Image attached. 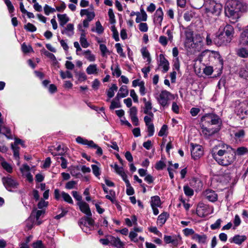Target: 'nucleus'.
Wrapping results in <instances>:
<instances>
[{"label":"nucleus","instance_id":"obj_1","mask_svg":"<svg viewBox=\"0 0 248 248\" xmlns=\"http://www.w3.org/2000/svg\"><path fill=\"white\" fill-rule=\"evenodd\" d=\"M201 134L206 139L213 136L221 129V119L216 114H205L201 118Z\"/></svg>","mask_w":248,"mask_h":248},{"label":"nucleus","instance_id":"obj_2","mask_svg":"<svg viewBox=\"0 0 248 248\" xmlns=\"http://www.w3.org/2000/svg\"><path fill=\"white\" fill-rule=\"evenodd\" d=\"M247 5L237 0H229L225 8L226 15L232 20V22L235 23L241 16L242 13L247 11Z\"/></svg>","mask_w":248,"mask_h":248},{"label":"nucleus","instance_id":"obj_3","mask_svg":"<svg viewBox=\"0 0 248 248\" xmlns=\"http://www.w3.org/2000/svg\"><path fill=\"white\" fill-rule=\"evenodd\" d=\"M211 154L213 158L222 166H228L233 162L235 159V155L225 149H218L217 147H214Z\"/></svg>","mask_w":248,"mask_h":248},{"label":"nucleus","instance_id":"obj_4","mask_svg":"<svg viewBox=\"0 0 248 248\" xmlns=\"http://www.w3.org/2000/svg\"><path fill=\"white\" fill-rule=\"evenodd\" d=\"M234 34L233 27L230 25H227L223 30H220L217 33L214 42L218 46L226 45L230 43Z\"/></svg>","mask_w":248,"mask_h":248},{"label":"nucleus","instance_id":"obj_5","mask_svg":"<svg viewBox=\"0 0 248 248\" xmlns=\"http://www.w3.org/2000/svg\"><path fill=\"white\" fill-rule=\"evenodd\" d=\"M205 10L207 16L214 20L220 15L222 10V5L214 0H208L205 3Z\"/></svg>","mask_w":248,"mask_h":248},{"label":"nucleus","instance_id":"obj_6","mask_svg":"<svg viewBox=\"0 0 248 248\" xmlns=\"http://www.w3.org/2000/svg\"><path fill=\"white\" fill-rule=\"evenodd\" d=\"M94 223L92 216H87L80 218L78 223L84 232L90 233V232L93 229Z\"/></svg>","mask_w":248,"mask_h":248},{"label":"nucleus","instance_id":"obj_7","mask_svg":"<svg viewBox=\"0 0 248 248\" xmlns=\"http://www.w3.org/2000/svg\"><path fill=\"white\" fill-rule=\"evenodd\" d=\"M171 98H174L173 94L166 90H163L160 93L157 100L159 105L163 108H165L168 107L169 100Z\"/></svg>","mask_w":248,"mask_h":248},{"label":"nucleus","instance_id":"obj_8","mask_svg":"<svg viewBox=\"0 0 248 248\" xmlns=\"http://www.w3.org/2000/svg\"><path fill=\"white\" fill-rule=\"evenodd\" d=\"M2 183L7 190L12 191L13 189L17 188L19 186L17 181L10 175L2 178Z\"/></svg>","mask_w":248,"mask_h":248},{"label":"nucleus","instance_id":"obj_9","mask_svg":"<svg viewBox=\"0 0 248 248\" xmlns=\"http://www.w3.org/2000/svg\"><path fill=\"white\" fill-rule=\"evenodd\" d=\"M209 210L207 205L202 203L198 204L196 213L199 217H203L210 214Z\"/></svg>","mask_w":248,"mask_h":248},{"label":"nucleus","instance_id":"obj_10","mask_svg":"<svg viewBox=\"0 0 248 248\" xmlns=\"http://www.w3.org/2000/svg\"><path fill=\"white\" fill-rule=\"evenodd\" d=\"M191 156L196 160L201 157L203 154V150L202 146L196 144L192 145V148L191 150Z\"/></svg>","mask_w":248,"mask_h":248},{"label":"nucleus","instance_id":"obj_11","mask_svg":"<svg viewBox=\"0 0 248 248\" xmlns=\"http://www.w3.org/2000/svg\"><path fill=\"white\" fill-rule=\"evenodd\" d=\"M203 195L206 199L211 202H213L217 200V194L212 189H206L203 192Z\"/></svg>","mask_w":248,"mask_h":248},{"label":"nucleus","instance_id":"obj_12","mask_svg":"<svg viewBox=\"0 0 248 248\" xmlns=\"http://www.w3.org/2000/svg\"><path fill=\"white\" fill-rule=\"evenodd\" d=\"M164 241L167 244L171 243L173 245L176 246L180 244L181 242V237L178 236H170L165 235L164 237Z\"/></svg>","mask_w":248,"mask_h":248},{"label":"nucleus","instance_id":"obj_13","mask_svg":"<svg viewBox=\"0 0 248 248\" xmlns=\"http://www.w3.org/2000/svg\"><path fill=\"white\" fill-rule=\"evenodd\" d=\"M78 29L81 32L79 42L80 43L83 48H87L90 46V44L88 42L87 39L86 38V35L85 31L82 29V26L79 24L78 26Z\"/></svg>","mask_w":248,"mask_h":248},{"label":"nucleus","instance_id":"obj_14","mask_svg":"<svg viewBox=\"0 0 248 248\" xmlns=\"http://www.w3.org/2000/svg\"><path fill=\"white\" fill-rule=\"evenodd\" d=\"M48 150L53 156L62 155L65 152L64 148L62 147L61 145H58L57 147L54 146L49 147Z\"/></svg>","mask_w":248,"mask_h":248},{"label":"nucleus","instance_id":"obj_15","mask_svg":"<svg viewBox=\"0 0 248 248\" xmlns=\"http://www.w3.org/2000/svg\"><path fill=\"white\" fill-rule=\"evenodd\" d=\"M62 34H65L68 37H72L74 34V26L72 23L68 24L66 26L62 27L61 30Z\"/></svg>","mask_w":248,"mask_h":248},{"label":"nucleus","instance_id":"obj_16","mask_svg":"<svg viewBox=\"0 0 248 248\" xmlns=\"http://www.w3.org/2000/svg\"><path fill=\"white\" fill-rule=\"evenodd\" d=\"M76 141L80 144L88 145L89 147L93 148L97 147V145L95 144L93 140H88L83 138L80 136L76 138Z\"/></svg>","mask_w":248,"mask_h":248},{"label":"nucleus","instance_id":"obj_17","mask_svg":"<svg viewBox=\"0 0 248 248\" xmlns=\"http://www.w3.org/2000/svg\"><path fill=\"white\" fill-rule=\"evenodd\" d=\"M154 16V22L160 26L163 18V12L161 7L156 10Z\"/></svg>","mask_w":248,"mask_h":248},{"label":"nucleus","instance_id":"obj_18","mask_svg":"<svg viewBox=\"0 0 248 248\" xmlns=\"http://www.w3.org/2000/svg\"><path fill=\"white\" fill-rule=\"evenodd\" d=\"M110 238V245L116 248H124V243L119 237H115L112 235Z\"/></svg>","mask_w":248,"mask_h":248},{"label":"nucleus","instance_id":"obj_19","mask_svg":"<svg viewBox=\"0 0 248 248\" xmlns=\"http://www.w3.org/2000/svg\"><path fill=\"white\" fill-rule=\"evenodd\" d=\"M78 205L79 206L80 211L86 214L87 216H92L89 206L86 202L83 201L78 202Z\"/></svg>","mask_w":248,"mask_h":248},{"label":"nucleus","instance_id":"obj_20","mask_svg":"<svg viewBox=\"0 0 248 248\" xmlns=\"http://www.w3.org/2000/svg\"><path fill=\"white\" fill-rule=\"evenodd\" d=\"M159 66L162 67L163 72H167L169 69V62L163 54L159 55Z\"/></svg>","mask_w":248,"mask_h":248},{"label":"nucleus","instance_id":"obj_21","mask_svg":"<svg viewBox=\"0 0 248 248\" xmlns=\"http://www.w3.org/2000/svg\"><path fill=\"white\" fill-rule=\"evenodd\" d=\"M246 239L247 237L245 235H235L230 239V241L231 243L233 242L237 245H240Z\"/></svg>","mask_w":248,"mask_h":248},{"label":"nucleus","instance_id":"obj_22","mask_svg":"<svg viewBox=\"0 0 248 248\" xmlns=\"http://www.w3.org/2000/svg\"><path fill=\"white\" fill-rule=\"evenodd\" d=\"M57 17L59 21L60 26L63 27L64 25L70 20L69 17L66 14H57Z\"/></svg>","mask_w":248,"mask_h":248},{"label":"nucleus","instance_id":"obj_23","mask_svg":"<svg viewBox=\"0 0 248 248\" xmlns=\"http://www.w3.org/2000/svg\"><path fill=\"white\" fill-rule=\"evenodd\" d=\"M169 217V215L167 212H163L159 215L157 219V223L160 226H162L166 222L167 219Z\"/></svg>","mask_w":248,"mask_h":248},{"label":"nucleus","instance_id":"obj_24","mask_svg":"<svg viewBox=\"0 0 248 248\" xmlns=\"http://www.w3.org/2000/svg\"><path fill=\"white\" fill-rule=\"evenodd\" d=\"M128 94V90L126 85H123L120 88L116 96L120 99L127 96Z\"/></svg>","mask_w":248,"mask_h":248},{"label":"nucleus","instance_id":"obj_25","mask_svg":"<svg viewBox=\"0 0 248 248\" xmlns=\"http://www.w3.org/2000/svg\"><path fill=\"white\" fill-rule=\"evenodd\" d=\"M192 239L197 241L199 243L204 244L207 241V236L204 234L200 235L196 233L192 236Z\"/></svg>","mask_w":248,"mask_h":248},{"label":"nucleus","instance_id":"obj_26","mask_svg":"<svg viewBox=\"0 0 248 248\" xmlns=\"http://www.w3.org/2000/svg\"><path fill=\"white\" fill-rule=\"evenodd\" d=\"M118 90V87L116 84H113L111 85V87H110L107 91V94L108 99L107 100V101H109V99L113 97L114 95L115 92H116Z\"/></svg>","mask_w":248,"mask_h":248},{"label":"nucleus","instance_id":"obj_27","mask_svg":"<svg viewBox=\"0 0 248 248\" xmlns=\"http://www.w3.org/2000/svg\"><path fill=\"white\" fill-rule=\"evenodd\" d=\"M86 71L88 75H96L98 73V69L96 64H91L87 67Z\"/></svg>","mask_w":248,"mask_h":248},{"label":"nucleus","instance_id":"obj_28","mask_svg":"<svg viewBox=\"0 0 248 248\" xmlns=\"http://www.w3.org/2000/svg\"><path fill=\"white\" fill-rule=\"evenodd\" d=\"M234 135L236 141H241L245 136V131L243 129L239 130L234 133Z\"/></svg>","mask_w":248,"mask_h":248},{"label":"nucleus","instance_id":"obj_29","mask_svg":"<svg viewBox=\"0 0 248 248\" xmlns=\"http://www.w3.org/2000/svg\"><path fill=\"white\" fill-rule=\"evenodd\" d=\"M150 202L151 207H160L161 205L160 197L158 196L152 197Z\"/></svg>","mask_w":248,"mask_h":248},{"label":"nucleus","instance_id":"obj_30","mask_svg":"<svg viewBox=\"0 0 248 248\" xmlns=\"http://www.w3.org/2000/svg\"><path fill=\"white\" fill-rule=\"evenodd\" d=\"M120 99V98L116 96L115 98L111 102V105L109 107L110 109H114L121 107Z\"/></svg>","mask_w":248,"mask_h":248},{"label":"nucleus","instance_id":"obj_31","mask_svg":"<svg viewBox=\"0 0 248 248\" xmlns=\"http://www.w3.org/2000/svg\"><path fill=\"white\" fill-rule=\"evenodd\" d=\"M83 54L89 61L91 62L95 61V57L93 54H92L90 50H84Z\"/></svg>","mask_w":248,"mask_h":248},{"label":"nucleus","instance_id":"obj_32","mask_svg":"<svg viewBox=\"0 0 248 248\" xmlns=\"http://www.w3.org/2000/svg\"><path fill=\"white\" fill-rule=\"evenodd\" d=\"M239 76L241 77L248 80V65H247L241 68L239 71Z\"/></svg>","mask_w":248,"mask_h":248},{"label":"nucleus","instance_id":"obj_33","mask_svg":"<svg viewBox=\"0 0 248 248\" xmlns=\"http://www.w3.org/2000/svg\"><path fill=\"white\" fill-rule=\"evenodd\" d=\"M141 53L143 58H147V62L150 63L151 62V58L150 57V53L146 47H142L141 49Z\"/></svg>","mask_w":248,"mask_h":248},{"label":"nucleus","instance_id":"obj_34","mask_svg":"<svg viewBox=\"0 0 248 248\" xmlns=\"http://www.w3.org/2000/svg\"><path fill=\"white\" fill-rule=\"evenodd\" d=\"M62 198L65 202L69 204H73V201L70 195L64 191L61 192Z\"/></svg>","mask_w":248,"mask_h":248},{"label":"nucleus","instance_id":"obj_35","mask_svg":"<svg viewBox=\"0 0 248 248\" xmlns=\"http://www.w3.org/2000/svg\"><path fill=\"white\" fill-rule=\"evenodd\" d=\"M234 153L236 155L239 156L243 155L248 153V149L245 147H238Z\"/></svg>","mask_w":248,"mask_h":248},{"label":"nucleus","instance_id":"obj_36","mask_svg":"<svg viewBox=\"0 0 248 248\" xmlns=\"http://www.w3.org/2000/svg\"><path fill=\"white\" fill-rule=\"evenodd\" d=\"M152 103L151 100L149 99L146 104H144L143 108L144 113H149L152 112L151 109H152Z\"/></svg>","mask_w":248,"mask_h":248},{"label":"nucleus","instance_id":"obj_37","mask_svg":"<svg viewBox=\"0 0 248 248\" xmlns=\"http://www.w3.org/2000/svg\"><path fill=\"white\" fill-rule=\"evenodd\" d=\"M92 31H95L98 34H101L104 31V28L100 22L98 21L95 23V29H92Z\"/></svg>","mask_w":248,"mask_h":248},{"label":"nucleus","instance_id":"obj_38","mask_svg":"<svg viewBox=\"0 0 248 248\" xmlns=\"http://www.w3.org/2000/svg\"><path fill=\"white\" fill-rule=\"evenodd\" d=\"M115 48H116L117 52L120 55L121 57L125 58L126 55L123 52V49L120 43H116L115 44Z\"/></svg>","mask_w":248,"mask_h":248},{"label":"nucleus","instance_id":"obj_39","mask_svg":"<svg viewBox=\"0 0 248 248\" xmlns=\"http://www.w3.org/2000/svg\"><path fill=\"white\" fill-rule=\"evenodd\" d=\"M60 74L62 79L66 78H73V75L69 71H66L64 72L61 70L60 71Z\"/></svg>","mask_w":248,"mask_h":248},{"label":"nucleus","instance_id":"obj_40","mask_svg":"<svg viewBox=\"0 0 248 248\" xmlns=\"http://www.w3.org/2000/svg\"><path fill=\"white\" fill-rule=\"evenodd\" d=\"M111 235H107L106 236L105 238H102L99 240L100 242L104 246H107L109 244L110 245V238Z\"/></svg>","mask_w":248,"mask_h":248},{"label":"nucleus","instance_id":"obj_41","mask_svg":"<svg viewBox=\"0 0 248 248\" xmlns=\"http://www.w3.org/2000/svg\"><path fill=\"white\" fill-rule=\"evenodd\" d=\"M168 131V126L166 124H164L160 129L158 135L159 137H163V136H167Z\"/></svg>","mask_w":248,"mask_h":248},{"label":"nucleus","instance_id":"obj_42","mask_svg":"<svg viewBox=\"0 0 248 248\" xmlns=\"http://www.w3.org/2000/svg\"><path fill=\"white\" fill-rule=\"evenodd\" d=\"M12 149L14 152V155L16 159H18L19 157V148L18 146L15 145L14 144H12L11 145Z\"/></svg>","mask_w":248,"mask_h":248},{"label":"nucleus","instance_id":"obj_43","mask_svg":"<svg viewBox=\"0 0 248 248\" xmlns=\"http://www.w3.org/2000/svg\"><path fill=\"white\" fill-rule=\"evenodd\" d=\"M184 191L186 195L187 196L191 197L194 194L193 189L188 186H184Z\"/></svg>","mask_w":248,"mask_h":248},{"label":"nucleus","instance_id":"obj_44","mask_svg":"<svg viewBox=\"0 0 248 248\" xmlns=\"http://www.w3.org/2000/svg\"><path fill=\"white\" fill-rule=\"evenodd\" d=\"M111 70L113 76H116V77H119L121 75V71L118 65H117L115 68H113V66L111 67Z\"/></svg>","mask_w":248,"mask_h":248},{"label":"nucleus","instance_id":"obj_45","mask_svg":"<svg viewBox=\"0 0 248 248\" xmlns=\"http://www.w3.org/2000/svg\"><path fill=\"white\" fill-rule=\"evenodd\" d=\"M147 114L144 117V121L145 123H148L150 122H152L154 119V114L153 112H151L149 113H145Z\"/></svg>","mask_w":248,"mask_h":248},{"label":"nucleus","instance_id":"obj_46","mask_svg":"<svg viewBox=\"0 0 248 248\" xmlns=\"http://www.w3.org/2000/svg\"><path fill=\"white\" fill-rule=\"evenodd\" d=\"M22 51L25 53H29L33 51V49L31 46H27L25 43H24L21 46Z\"/></svg>","mask_w":248,"mask_h":248},{"label":"nucleus","instance_id":"obj_47","mask_svg":"<svg viewBox=\"0 0 248 248\" xmlns=\"http://www.w3.org/2000/svg\"><path fill=\"white\" fill-rule=\"evenodd\" d=\"M45 213V211L43 210H37V211H33L32 213H31V216H35V218L37 220V221H38L40 218V217L43 214H44Z\"/></svg>","mask_w":248,"mask_h":248},{"label":"nucleus","instance_id":"obj_48","mask_svg":"<svg viewBox=\"0 0 248 248\" xmlns=\"http://www.w3.org/2000/svg\"><path fill=\"white\" fill-rule=\"evenodd\" d=\"M24 29L31 32H34L36 31V27L31 23H28L24 26Z\"/></svg>","mask_w":248,"mask_h":248},{"label":"nucleus","instance_id":"obj_49","mask_svg":"<svg viewBox=\"0 0 248 248\" xmlns=\"http://www.w3.org/2000/svg\"><path fill=\"white\" fill-rule=\"evenodd\" d=\"M56 159L58 162H60L59 160H61L62 163L61 165L62 169H66L67 168V161L63 157H57Z\"/></svg>","mask_w":248,"mask_h":248},{"label":"nucleus","instance_id":"obj_50","mask_svg":"<svg viewBox=\"0 0 248 248\" xmlns=\"http://www.w3.org/2000/svg\"><path fill=\"white\" fill-rule=\"evenodd\" d=\"M108 15L110 23L113 24L115 23V15L112 9L110 8L108 9Z\"/></svg>","mask_w":248,"mask_h":248},{"label":"nucleus","instance_id":"obj_51","mask_svg":"<svg viewBox=\"0 0 248 248\" xmlns=\"http://www.w3.org/2000/svg\"><path fill=\"white\" fill-rule=\"evenodd\" d=\"M58 40L60 43L61 46L63 49L65 51H67L69 49V46L67 44V42L64 40L61 39L59 36H58Z\"/></svg>","mask_w":248,"mask_h":248},{"label":"nucleus","instance_id":"obj_52","mask_svg":"<svg viewBox=\"0 0 248 248\" xmlns=\"http://www.w3.org/2000/svg\"><path fill=\"white\" fill-rule=\"evenodd\" d=\"M93 172L96 177H99L100 175V170L99 168L96 165H92Z\"/></svg>","mask_w":248,"mask_h":248},{"label":"nucleus","instance_id":"obj_53","mask_svg":"<svg viewBox=\"0 0 248 248\" xmlns=\"http://www.w3.org/2000/svg\"><path fill=\"white\" fill-rule=\"evenodd\" d=\"M1 166L7 172L11 173L12 171V167L6 162L3 161L1 162Z\"/></svg>","mask_w":248,"mask_h":248},{"label":"nucleus","instance_id":"obj_54","mask_svg":"<svg viewBox=\"0 0 248 248\" xmlns=\"http://www.w3.org/2000/svg\"><path fill=\"white\" fill-rule=\"evenodd\" d=\"M77 182L75 181H70L68 182L65 185V188L68 189H71L75 188Z\"/></svg>","mask_w":248,"mask_h":248},{"label":"nucleus","instance_id":"obj_55","mask_svg":"<svg viewBox=\"0 0 248 248\" xmlns=\"http://www.w3.org/2000/svg\"><path fill=\"white\" fill-rule=\"evenodd\" d=\"M5 3L7 6L10 13H13L14 12L15 8L10 0H5Z\"/></svg>","mask_w":248,"mask_h":248},{"label":"nucleus","instance_id":"obj_56","mask_svg":"<svg viewBox=\"0 0 248 248\" xmlns=\"http://www.w3.org/2000/svg\"><path fill=\"white\" fill-rule=\"evenodd\" d=\"M165 163L163 161L160 160L156 162L155 165V168L157 170H161L163 169L165 167Z\"/></svg>","mask_w":248,"mask_h":248},{"label":"nucleus","instance_id":"obj_57","mask_svg":"<svg viewBox=\"0 0 248 248\" xmlns=\"http://www.w3.org/2000/svg\"><path fill=\"white\" fill-rule=\"evenodd\" d=\"M137 17L136 18V22L137 23H140L141 21H145L147 19V15H146V17L144 18H142V14H140L139 12H137L136 13Z\"/></svg>","mask_w":248,"mask_h":248},{"label":"nucleus","instance_id":"obj_58","mask_svg":"<svg viewBox=\"0 0 248 248\" xmlns=\"http://www.w3.org/2000/svg\"><path fill=\"white\" fill-rule=\"evenodd\" d=\"M184 234L186 236H188L191 235H194L195 232L192 229L186 228L183 230Z\"/></svg>","mask_w":248,"mask_h":248},{"label":"nucleus","instance_id":"obj_59","mask_svg":"<svg viewBox=\"0 0 248 248\" xmlns=\"http://www.w3.org/2000/svg\"><path fill=\"white\" fill-rule=\"evenodd\" d=\"M72 194L73 197L78 201V202H83L82 201V196L80 195L76 191H73L72 192Z\"/></svg>","mask_w":248,"mask_h":248},{"label":"nucleus","instance_id":"obj_60","mask_svg":"<svg viewBox=\"0 0 248 248\" xmlns=\"http://www.w3.org/2000/svg\"><path fill=\"white\" fill-rule=\"evenodd\" d=\"M139 26V30L142 32H146L148 30V27L146 23H140Z\"/></svg>","mask_w":248,"mask_h":248},{"label":"nucleus","instance_id":"obj_61","mask_svg":"<svg viewBox=\"0 0 248 248\" xmlns=\"http://www.w3.org/2000/svg\"><path fill=\"white\" fill-rule=\"evenodd\" d=\"M114 168L116 171V172L120 176L124 173V171L123 167H120L118 166L117 164H115L114 166Z\"/></svg>","mask_w":248,"mask_h":248},{"label":"nucleus","instance_id":"obj_62","mask_svg":"<svg viewBox=\"0 0 248 248\" xmlns=\"http://www.w3.org/2000/svg\"><path fill=\"white\" fill-rule=\"evenodd\" d=\"M222 220L221 219H218L217 220V221L215 222V223L212 224L210 226V228L212 230H216L218 228H219L220 226V224Z\"/></svg>","mask_w":248,"mask_h":248},{"label":"nucleus","instance_id":"obj_63","mask_svg":"<svg viewBox=\"0 0 248 248\" xmlns=\"http://www.w3.org/2000/svg\"><path fill=\"white\" fill-rule=\"evenodd\" d=\"M159 42L163 46H167L168 44V40L166 36H160L159 38Z\"/></svg>","mask_w":248,"mask_h":248},{"label":"nucleus","instance_id":"obj_64","mask_svg":"<svg viewBox=\"0 0 248 248\" xmlns=\"http://www.w3.org/2000/svg\"><path fill=\"white\" fill-rule=\"evenodd\" d=\"M33 248H45L44 245L41 241H37L32 244Z\"/></svg>","mask_w":248,"mask_h":248}]
</instances>
